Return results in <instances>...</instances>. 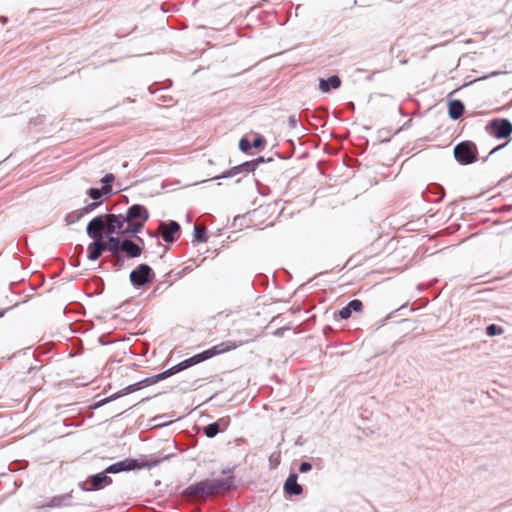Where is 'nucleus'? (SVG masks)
<instances>
[{"label":"nucleus","mask_w":512,"mask_h":512,"mask_svg":"<svg viewBox=\"0 0 512 512\" xmlns=\"http://www.w3.org/2000/svg\"><path fill=\"white\" fill-rule=\"evenodd\" d=\"M233 484L232 476H225L215 479H206L190 485L184 491L186 496L207 498L221 490H228Z\"/></svg>","instance_id":"1"},{"label":"nucleus","mask_w":512,"mask_h":512,"mask_svg":"<svg viewBox=\"0 0 512 512\" xmlns=\"http://www.w3.org/2000/svg\"><path fill=\"white\" fill-rule=\"evenodd\" d=\"M247 341H225V342H221L215 346H213L212 348L208 349V350H205L203 351L202 353H199V354H196L188 359H185L184 361H182V367H184V369H187L193 365H196L198 363H201L205 360H208L216 355H219V354H222V353H225V352H228V351H231V350H234L240 346H242L244 343H246Z\"/></svg>","instance_id":"2"},{"label":"nucleus","mask_w":512,"mask_h":512,"mask_svg":"<svg viewBox=\"0 0 512 512\" xmlns=\"http://www.w3.org/2000/svg\"><path fill=\"white\" fill-rule=\"evenodd\" d=\"M454 155L461 164H470L476 160V147L470 142H462L456 145Z\"/></svg>","instance_id":"3"},{"label":"nucleus","mask_w":512,"mask_h":512,"mask_svg":"<svg viewBox=\"0 0 512 512\" xmlns=\"http://www.w3.org/2000/svg\"><path fill=\"white\" fill-rule=\"evenodd\" d=\"M486 131L496 138H505L512 133V124L506 119H495L486 125Z\"/></svg>","instance_id":"4"},{"label":"nucleus","mask_w":512,"mask_h":512,"mask_svg":"<svg viewBox=\"0 0 512 512\" xmlns=\"http://www.w3.org/2000/svg\"><path fill=\"white\" fill-rule=\"evenodd\" d=\"M111 482V478L108 477L104 472H101L91 476L85 482H80L79 488L83 491H94L108 486Z\"/></svg>","instance_id":"5"},{"label":"nucleus","mask_w":512,"mask_h":512,"mask_svg":"<svg viewBox=\"0 0 512 512\" xmlns=\"http://www.w3.org/2000/svg\"><path fill=\"white\" fill-rule=\"evenodd\" d=\"M152 269L146 265L141 264L130 273V281L134 286H142L150 281Z\"/></svg>","instance_id":"6"},{"label":"nucleus","mask_w":512,"mask_h":512,"mask_svg":"<svg viewBox=\"0 0 512 512\" xmlns=\"http://www.w3.org/2000/svg\"><path fill=\"white\" fill-rule=\"evenodd\" d=\"M73 491L63 495L53 496L48 502L38 505L37 509L61 508L72 505Z\"/></svg>","instance_id":"7"},{"label":"nucleus","mask_w":512,"mask_h":512,"mask_svg":"<svg viewBox=\"0 0 512 512\" xmlns=\"http://www.w3.org/2000/svg\"><path fill=\"white\" fill-rule=\"evenodd\" d=\"M148 217V210L139 204H134L129 207L125 216L127 222L134 221L136 223H141L142 226H144V223L148 220Z\"/></svg>","instance_id":"8"},{"label":"nucleus","mask_w":512,"mask_h":512,"mask_svg":"<svg viewBox=\"0 0 512 512\" xmlns=\"http://www.w3.org/2000/svg\"><path fill=\"white\" fill-rule=\"evenodd\" d=\"M106 228V221L102 216L93 218L87 225V235L92 239H103V230Z\"/></svg>","instance_id":"9"},{"label":"nucleus","mask_w":512,"mask_h":512,"mask_svg":"<svg viewBox=\"0 0 512 512\" xmlns=\"http://www.w3.org/2000/svg\"><path fill=\"white\" fill-rule=\"evenodd\" d=\"M105 221L108 235L121 233L125 223L127 222L125 217L116 214H108Z\"/></svg>","instance_id":"10"},{"label":"nucleus","mask_w":512,"mask_h":512,"mask_svg":"<svg viewBox=\"0 0 512 512\" xmlns=\"http://www.w3.org/2000/svg\"><path fill=\"white\" fill-rule=\"evenodd\" d=\"M159 229L162 232V238L165 242H173L176 239L174 235L180 230V225L176 221H170L167 224L161 222Z\"/></svg>","instance_id":"11"},{"label":"nucleus","mask_w":512,"mask_h":512,"mask_svg":"<svg viewBox=\"0 0 512 512\" xmlns=\"http://www.w3.org/2000/svg\"><path fill=\"white\" fill-rule=\"evenodd\" d=\"M104 251H106V242L103 239H93V242L88 245V259L97 260Z\"/></svg>","instance_id":"12"},{"label":"nucleus","mask_w":512,"mask_h":512,"mask_svg":"<svg viewBox=\"0 0 512 512\" xmlns=\"http://www.w3.org/2000/svg\"><path fill=\"white\" fill-rule=\"evenodd\" d=\"M284 491L289 495H300L302 486L297 483V475L291 474L285 481Z\"/></svg>","instance_id":"13"},{"label":"nucleus","mask_w":512,"mask_h":512,"mask_svg":"<svg viewBox=\"0 0 512 512\" xmlns=\"http://www.w3.org/2000/svg\"><path fill=\"white\" fill-rule=\"evenodd\" d=\"M341 85V80L338 76H331L328 79H320L319 88L322 92H329L330 89H338Z\"/></svg>","instance_id":"14"},{"label":"nucleus","mask_w":512,"mask_h":512,"mask_svg":"<svg viewBox=\"0 0 512 512\" xmlns=\"http://www.w3.org/2000/svg\"><path fill=\"white\" fill-rule=\"evenodd\" d=\"M121 251L131 258L139 257L142 252L141 248L131 240H124L121 243Z\"/></svg>","instance_id":"15"},{"label":"nucleus","mask_w":512,"mask_h":512,"mask_svg":"<svg viewBox=\"0 0 512 512\" xmlns=\"http://www.w3.org/2000/svg\"><path fill=\"white\" fill-rule=\"evenodd\" d=\"M464 112V105L460 100H451L448 105V114L453 120H457Z\"/></svg>","instance_id":"16"},{"label":"nucleus","mask_w":512,"mask_h":512,"mask_svg":"<svg viewBox=\"0 0 512 512\" xmlns=\"http://www.w3.org/2000/svg\"><path fill=\"white\" fill-rule=\"evenodd\" d=\"M108 242L106 243V251L111 252L113 255H117L121 251V243L118 237L113 235H107Z\"/></svg>","instance_id":"17"},{"label":"nucleus","mask_w":512,"mask_h":512,"mask_svg":"<svg viewBox=\"0 0 512 512\" xmlns=\"http://www.w3.org/2000/svg\"><path fill=\"white\" fill-rule=\"evenodd\" d=\"M142 228H143V226L141 223H136L134 221L126 222L122 229L121 234L127 235V236H133V235L137 234L138 232H140Z\"/></svg>","instance_id":"18"},{"label":"nucleus","mask_w":512,"mask_h":512,"mask_svg":"<svg viewBox=\"0 0 512 512\" xmlns=\"http://www.w3.org/2000/svg\"><path fill=\"white\" fill-rule=\"evenodd\" d=\"M220 431V422L211 423L204 428V433L208 438L216 436Z\"/></svg>","instance_id":"19"},{"label":"nucleus","mask_w":512,"mask_h":512,"mask_svg":"<svg viewBox=\"0 0 512 512\" xmlns=\"http://www.w3.org/2000/svg\"><path fill=\"white\" fill-rule=\"evenodd\" d=\"M130 468H131L130 464H127L126 461H122V462H118V463H115V464L109 466L106 469V472H108V473H117V472H120V471H123V470H127V469H130Z\"/></svg>","instance_id":"20"},{"label":"nucleus","mask_w":512,"mask_h":512,"mask_svg":"<svg viewBox=\"0 0 512 512\" xmlns=\"http://www.w3.org/2000/svg\"><path fill=\"white\" fill-rule=\"evenodd\" d=\"M114 181V175L113 174H106L102 179L101 182L104 184L102 191L104 194H110L112 191L111 183Z\"/></svg>","instance_id":"21"},{"label":"nucleus","mask_w":512,"mask_h":512,"mask_svg":"<svg viewBox=\"0 0 512 512\" xmlns=\"http://www.w3.org/2000/svg\"><path fill=\"white\" fill-rule=\"evenodd\" d=\"M101 203H102L101 201H94V202L89 203L86 206L82 207L81 209H79L78 211H79V213H81V218L83 216H85L86 214L94 211L98 206L101 205Z\"/></svg>","instance_id":"22"},{"label":"nucleus","mask_w":512,"mask_h":512,"mask_svg":"<svg viewBox=\"0 0 512 512\" xmlns=\"http://www.w3.org/2000/svg\"><path fill=\"white\" fill-rule=\"evenodd\" d=\"M194 238L198 242H206V229L204 227L195 226L194 228Z\"/></svg>","instance_id":"23"},{"label":"nucleus","mask_w":512,"mask_h":512,"mask_svg":"<svg viewBox=\"0 0 512 512\" xmlns=\"http://www.w3.org/2000/svg\"><path fill=\"white\" fill-rule=\"evenodd\" d=\"M80 219H81V213H79L78 210L69 213L65 217V221H66L67 225L74 224V223L78 222Z\"/></svg>","instance_id":"24"},{"label":"nucleus","mask_w":512,"mask_h":512,"mask_svg":"<svg viewBox=\"0 0 512 512\" xmlns=\"http://www.w3.org/2000/svg\"><path fill=\"white\" fill-rule=\"evenodd\" d=\"M503 329L495 324H490L486 328V334L488 336H496L502 334Z\"/></svg>","instance_id":"25"},{"label":"nucleus","mask_w":512,"mask_h":512,"mask_svg":"<svg viewBox=\"0 0 512 512\" xmlns=\"http://www.w3.org/2000/svg\"><path fill=\"white\" fill-rule=\"evenodd\" d=\"M349 310L351 311V313L354 311V312H359L362 310V302L360 300H352L350 301L347 305H346Z\"/></svg>","instance_id":"26"},{"label":"nucleus","mask_w":512,"mask_h":512,"mask_svg":"<svg viewBox=\"0 0 512 512\" xmlns=\"http://www.w3.org/2000/svg\"><path fill=\"white\" fill-rule=\"evenodd\" d=\"M87 193L95 201L100 199L102 194H104L102 189L100 190V189H97V188H90Z\"/></svg>","instance_id":"27"},{"label":"nucleus","mask_w":512,"mask_h":512,"mask_svg":"<svg viewBox=\"0 0 512 512\" xmlns=\"http://www.w3.org/2000/svg\"><path fill=\"white\" fill-rule=\"evenodd\" d=\"M139 388H140V383H136V384L129 385V386H127V387L124 389V392H123V393L116 394V395H115V396H113L112 398H115V397H118V396H121V395H124V394H127V393L134 392V391L138 390Z\"/></svg>","instance_id":"28"},{"label":"nucleus","mask_w":512,"mask_h":512,"mask_svg":"<svg viewBox=\"0 0 512 512\" xmlns=\"http://www.w3.org/2000/svg\"><path fill=\"white\" fill-rule=\"evenodd\" d=\"M251 146V143L245 138H242L239 142V148L243 152H247L251 148Z\"/></svg>","instance_id":"29"},{"label":"nucleus","mask_w":512,"mask_h":512,"mask_svg":"<svg viewBox=\"0 0 512 512\" xmlns=\"http://www.w3.org/2000/svg\"><path fill=\"white\" fill-rule=\"evenodd\" d=\"M182 370H185L184 367H182V362H180L179 364L171 367L170 369L167 370V374H169L170 376L182 371Z\"/></svg>","instance_id":"30"},{"label":"nucleus","mask_w":512,"mask_h":512,"mask_svg":"<svg viewBox=\"0 0 512 512\" xmlns=\"http://www.w3.org/2000/svg\"><path fill=\"white\" fill-rule=\"evenodd\" d=\"M351 311L349 310V308L347 306L343 307L340 311H339V316L341 319H348L350 316H351Z\"/></svg>","instance_id":"31"},{"label":"nucleus","mask_w":512,"mask_h":512,"mask_svg":"<svg viewBox=\"0 0 512 512\" xmlns=\"http://www.w3.org/2000/svg\"><path fill=\"white\" fill-rule=\"evenodd\" d=\"M265 143V140L263 137L261 136H257L254 140H253V143L251 144L253 147L255 148H260L264 145Z\"/></svg>","instance_id":"32"},{"label":"nucleus","mask_w":512,"mask_h":512,"mask_svg":"<svg viewBox=\"0 0 512 512\" xmlns=\"http://www.w3.org/2000/svg\"><path fill=\"white\" fill-rule=\"evenodd\" d=\"M312 469V466L309 462H302L299 466V471L301 473H306Z\"/></svg>","instance_id":"33"},{"label":"nucleus","mask_w":512,"mask_h":512,"mask_svg":"<svg viewBox=\"0 0 512 512\" xmlns=\"http://www.w3.org/2000/svg\"><path fill=\"white\" fill-rule=\"evenodd\" d=\"M169 376H170V375H169V374H167V370H166V371L162 372L161 374H159V375H158V378H159V379H164V378H167V377H169Z\"/></svg>","instance_id":"34"},{"label":"nucleus","mask_w":512,"mask_h":512,"mask_svg":"<svg viewBox=\"0 0 512 512\" xmlns=\"http://www.w3.org/2000/svg\"><path fill=\"white\" fill-rule=\"evenodd\" d=\"M114 256L116 257V264L120 266L122 261L120 254L118 253L117 255Z\"/></svg>","instance_id":"35"},{"label":"nucleus","mask_w":512,"mask_h":512,"mask_svg":"<svg viewBox=\"0 0 512 512\" xmlns=\"http://www.w3.org/2000/svg\"><path fill=\"white\" fill-rule=\"evenodd\" d=\"M0 22L5 25L8 22V18L5 16H0Z\"/></svg>","instance_id":"36"},{"label":"nucleus","mask_w":512,"mask_h":512,"mask_svg":"<svg viewBox=\"0 0 512 512\" xmlns=\"http://www.w3.org/2000/svg\"><path fill=\"white\" fill-rule=\"evenodd\" d=\"M501 147H502V146H497L495 149H493V151H492V152H494V151H496V150L500 149Z\"/></svg>","instance_id":"37"},{"label":"nucleus","mask_w":512,"mask_h":512,"mask_svg":"<svg viewBox=\"0 0 512 512\" xmlns=\"http://www.w3.org/2000/svg\"><path fill=\"white\" fill-rule=\"evenodd\" d=\"M229 176H231V174H230V173H229V174H226V175H223L222 177L227 178V177H229Z\"/></svg>","instance_id":"38"},{"label":"nucleus","mask_w":512,"mask_h":512,"mask_svg":"<svg viewBox=\"0 0 512 512\" xmlns=\"http://www.w3.org/2000/svg\"><path fill=\"white\" fill-rule=\"evenodd\" d=\"M3 315V313H0V317Z\"/></svg>","instance_id":"39"}]
</instances>
